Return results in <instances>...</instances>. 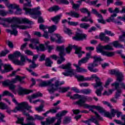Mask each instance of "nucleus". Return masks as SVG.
I'll list each match as a JSON object with an SVG mask.
<instances>
[{"label": "nucleus", "mask_w": 125, "mask_h": 125, "mask_svg": "<svg viewBox=\"0 0 125 125\" xmlns=\"http://www.w3.org/2000/svg\"><path fill=\"white\" fill-rule=\"evenodd\" d=\"M71 65V64L70 63H68L65 65L62 64V65L59 66V68L66 70L65 72L62 73V75H64L65 77H68L69 76L70 77H73V76H75V78H77L78 82L93 81L94 79H96V83L92 84L94 88L97 89L95 91L96 94L99 97L102 96V91L104 89V87H103V83L101 82V79L97 77L96 74H93L91 75L90 77H84L83 75H76L75 70L72 69Z\"/></svg>", "instance_id": "f257e3e1"}, {"label": "nucleus", "mask_w": 125, "mask_h": 125, "mask_svg": "<svg viewBox=\"0 0 125 125\" xmlns=\"http://www.w3.org/2000/svg\"><path fill=\"white\" fill-rule=\"evenodd\" d=\"M8 57L16 65L23 66L25 65L26 61H28L29 63L31 62V64L29 65L30 69H36L37 67H39V64H36L35 62H32V60L28 59L27 56L21 55V53L18 51H16L13 55H9Z\"/></svg>", "instance_id": "f03ea898"}, {"label": "nucleus", "mask_w": 125, "mask_h": 125, "mask_svg": "<svg viewBox=\"0 0 125 125\" xmlns=\"http://www.w3.org/2000/svg\"><path fill=\"white\" fill-rule=\"evenodd\" d=\"M86 101H92V98L91 97L82 95V99H80L78 101L74 102L73 104L74 105H79L80 107L83 106L84 108H86L87 109H89L90 108L89 111H91L92 113H94L97 119H99V120H102V117L100 116L99 114H98L97 112L94 111L93 109H96V110L99 111V113L101 114L102 110L103 109V107L99 106L88 105V104H85Z\"/></svg>", "instance_id": "7ed1b4c3"}, {"label": "nucleus", "mask_w": 125, "mask_h": 125, "mask_svg": "<svg viewBox=\"0 0 125 125\" xmlns=\"http://www.w3.org/2000/svg\"><path fill=\"white\" fill-rule=\"evenodd\" d=\"M14 19L18 23L13 24L11 25V28L12 31L8 29H6V32H7V33H10L11 35H13L14 36H17V35H18V31H17V29H16L17 28H19V29H21L22 30H26V29L28 28V27L26 26L20 25L19 24H23V23L29 24L30 25L34 24V22L33 21H29V19L27 18L23 19L22 18H14Z\"/></svg>", "instance_id": "20e7f679"}, {"label": "nucleus", "mask_w": 125, "mask_h": 125, "mask_svg": "<svg viewBox=\"0 0 125 125\" xmlns=\"http://www.w3.org/2000/svg\"><path fill=\"white\" fill-rule=\"evenodd\" d=\"M90 58H93V59H94V61L92 63L88 64V70H89L90 72H93V73L98 72V69L97 68H93L98 66V64L96 62H101L102 61H103V59L101 58V56L97 57V55H95L93 57L91 56V53H86V57L82 58L79 61V65L81 66L82 64H85V63H87V61L89 60Z\"/></svg>", "instance_id": "39448f33"}, {"label": "nucleus", "mask_w": 125, "mask_h": 125, "mask_svg": "<svg viewBox=\"0 0 125 125\" xmlns=\"http://www.w3.org/2000/svg\"><path fill=\"white\" fill-rule=\"evenodd\" d=\"M54 80H56V78H53L48 81H42L41 83L39 84V86L41 87H44L45 86H50V89H48L47 90L49 93L51 94H53L55 91L58 90L59 88V86L60 85V82L59 81H56L55 84L52 83V82Z\"/></svg>", "instance_id": "423d86ee"}, {"label": "nucleus", "mask_w": 125, "mask_h": 125, "mask_svg": "<svg viewBox=\"0 0 125 125\" xmlns=\"http://www.w3.org/2000/svg\"><path fill=\"white\" fill-rule=\"evenodd\" d=\"M12 101L14 103L16 104V105H18V106H16L15 109L13 110V112H14V113H17L18 111H21V112H22L23 114H24V112L26 111L25 110H29L31 108V106H29L28 103L26 102H24L19 104L17 102V101L15 98L13 99Z\"/></svg>", "instance_id": "0eeeda50"}, {"label": "nucleus", "mask_w": 125, "mask_h": 125, "mask_svg": "<svg viewBox=\"0 0 125 125\" xmlns=\"http://www.w3.org/2000/svg\"><path fill=\"white\" fill-rule=\"evenodd\" d=\"M39 29L40 30H42V31H44V34H43L42 37H44L45 39H49V37H48V33H53V32L56 31L57 26L53 25L48 28L47 26L43 24H40L39 26Z\"/></svg>", "instance_id": "6e6552de"}, {"label": "nucleus", "mask_w": 125, "mask_h": 125, "mask_svg": "<svg viewBox=\"0 0 125 125\" xmlns=\"http://www.w3.org/2000/svg\"><path fill=\"white\" fill-rule=\"evenodd\" d=\"M110 113L109 112L106 111L104 108H103L102 111H101V114H104V117H106V118H109V119H112L113 117H115L116 116V114H117V118H120L121 116H123V115H122L121 112H119V110L118 109H115L114 108H112L110 110Z\"/></svg>", "instance_id": "1a4fd4ad"}, {"label": "nucleus", "mask_w": 125, "mask_h": 125, "mask_svg": "<svg viewBox=\"0 0 125 125\" xmlns=\"http://www.w3.org/2000/svg\"><path fill=\"white\" fill-rule=\"evenodd\" d=\"M73 48L75 50V54H78L79 58L82 57L83 53H85L84 51H82V47H78V46H76L75 45H72L71 44H69L68 47L65 49V51L68 53V54H70Z\"/></svg>", "instance_id": "9d476101"}, {"label": "nucleus", "mask_w": 125, "mask_h": 125, "mask_svg": "<svg viewBox=\"0 0 125 125\" xmlns=\"http://www.w3.org/2000/svg\"><path fill=\"white\" fill-rule=\"evenodd\" d=\"M106 35L110 36V37H114V36H115V34L112 33V32L110 31L107 30V29L105 30L104 33L102 32L100 34L99 39L100 41L108 43V42H110V38L108 36H106Z\"/></svg>", "instance_id": "9b49d317"}, {"label": "nucleus", "mask_w": 125, "mask_h": 125, "mask_svg": "<svg viewBox=\"0 0 125 125\" xmlns=\"http://www.w3.org/2000/svg\"><path fill=\"white\" fill-rule=\"evenodd\" d=\"M28 6H29L28 3H26L23 4V10L25 11V14H30V15H42V12L40 11L29 9L27 7Z\"/></svg>", "instance_id": "f8f14e48"}, {"label": "nucleus", "mask_w": 125, "mask_h": 125, "mask_svg": "<svg viewBox=\"0 0 125 125\" xmlns=\"http://www.w3.org/2000/svg\"><path fill=\"white\" fill-rule=\"evenodd\" d=\"M110 75H115L117 76V81L119 82V83H122L124 80L123 73L118 70H116L115 69L111 70L110 72Z\"/></svg>", "instance_id": "ddd939ff"}, {"label": "nucleus", "mask_w": 125, "mask_h": 125, "mask_svg": "<svg viewBox=\"0 0 125 125\" xmlns=\"http://www.w3.org/2000/svg\"><path fill=\"white\" fill-rule=\"evenodd\" d=\"M111 85H112V86H115V89L117 90L115 95V99H119L121 97V94L122 93V90L120 87V83L115 82L111 84Z\"/></svg>", "instance_id": "4468645a"}, {"label": "nucleus", "mask_w": 125, "mask_h": 125, "mask_svg": "<svg viewBox=\"0 0 125 125\" xmlns=\"http://www.w3.org/2000/svg\"><path fill=\"white\" fill-rule=\"evenodd\" d=\"M23 115L27 117L26 120H27L28 121H35V120H38V121H42L44 119V117H42L38 115H35V118H34L33 116H30V114L28 113H26V111L23 112Z\"/></svg>", "instance_id": "2eb2a0df"}, {"label": "nucleus", "mask_w": 125, "mask_h": 125, "mask_svg": "<svg viewBox=\"0 0 125 125\" xmlns=\"http://www.w3.org/2000/svg\"><path fill=\"white\" fill-rule=\"evenodd\" d=\"M86 37H87L86 34L82 32H77L75 37H73V39L75 41H83V40H86Z\"/></svg>", "instance_id": "dca6fc26"}, {"label": "nucleus", "mask_w": 125, "mask_h": 125, "mask_svg": "<svg viewBox=\"0 0 125 125\" xmlns=\"http://www.w3.org/2000/svg\"><path fill=\"white\" fill-rule=\"evenodd\" d=\"M1 65H2V64H0V71L1 74H5V73H8V72H10V71L13 70V68L11 67L10 64H6L4 65V69L2 70V69H1Z\"/></svg>", "instance_id": "f3484780"}, {"label": "nucleus", "mask_w": 125, "mask_h": 125, "mask_svg": "<svg viewBox=\"0 0 125 125\" xmlns=\"http://www.w3.org/2000/svg\"><path fill=\"white\" fill-rule=\"evenodd\" d=\"M67 113H68L67 111L63 110L61 112H59L58 113H57L56 115V117L59 118H58L57 123H55V125H60L61 124V123L62 122V121H61V117H63V116H65V115H66V114Z\"/></svg>", "instance_id": "a211bd4d"}, {"label": "nucleus", "mask_w": 125, "mask_h": 125, "mask_svg": "<svg viewBox=\"0 0 125 125\" xmlns=\"http://www.w3.org/2000/svg\"><path fill=\"white\" fill-rule=\"evenodd\" d=\"M29 47L32 49H36L37 51H44L45 50V48L43 44H40L39 46L31 44H29Z\"/></svg>", "instance_id": "6ab92c4d"}, {"label": "nucleus", "mask_w": 125, "mask_h": 125, "mask_svg": "<svg viewBox=\"0 0 125 125\" xmlns=\"http://www.w3.org/2000/svg\"><path fill=\"white\" fill-rule=\"evenodd\" d=\"M18 92L20 95H23V94H29V93L33 92V90H27L22 87H19Z\"/></svg>", "instance_id": "aec40b11"}, {"label": "nucleus", "mask_w": 125, "mask_h": 125, "mask_svg": "<svg viewBox=\"0 0 125 125\" xmlns=\"http://www.w3.org/2000/svg\"><path fill=\"white\" fill-rule=\"evenodd\" d=\"M57 50L60 52L59 56H65V55H66V54L65 53V46L63 45L57 46Z\"/></svg>", "instance_id": "412c9836"}, {"label": "nucleus", "mask_w": 125, "mask_h": 125, "mask_svg": "<svg viewBox=\"0 0 125 125\" xmlns=\"http://www.w3.org/2000/svg\"><path fill=\"white\" fill-rule=\"evenodd\" d=\"M55 121V118H50L48 117L46 119V122L42 121L41 125H51V124H53Z\"/></svg>", "instance_id": "4be33fe9"}, {"label": "nucleus", "mask_w": 125, "mask_h": 125, "mask_svg": "<svg viewBox=\"0 0 125 125\" xmlns=\"http://www.w3.org/2000/svg\"><path fill=\"white\" fill-rule=\"evenodd\" d=\"M2 1H4L5 5L7 6V7H8L9 9H15L18 7V5L16 4H10L7 0H2Z\"/></svg>", "instance_id": "5701e85b"}, {"label": "nucleus", "mask_w": 125, "mask_h": 125, "mask_svg": "<svg viewBox=\"0 0 125 125\" xmlns=\"http://www.w3.org/2000/svg\"><path fill=\"white\" fill-rule=\"evenodd\" d=\"M17 81H18V78L17 76H16V78L10 80L5 81L2 82V84H8V83H10L11 84H13L14 83H17Z\"/></svg>", "instance_id": "b1692460"}, {"label": "nucleus", "mask_w": 125, "mask_h": 125, "mask_svg": "<svg viewBox=\"0 0 125 125\" xmlns=\"http://www.w3.org/2000/svg\"><path fill=\"white\" fill-rule=\"evenodd\" d=\"M65 14L69 16H71V17H74L75 18H80V14L74 11H70L69 12H66L65 13Z\"/></svg>", "instance_id": "393cba45"}, {"label": "nucleus", "mask_w": 125, "mask_h": 125, "mask_svg": "<svg viewBox=\"0 0 125 125\" xmlns=\"http://www.w3.org/2000/svg\"><path fill=\"white\" fill-rule=\"evenodd\" d=\"M24 118L21 117V118H18V121L16 122L17 124H21L22 125H36L34 122L32 123H28L27 124H24Z\"/></svg>", "instance_id": "a878e982"}, {"label": "nucleus", "mask_w": 125, "mask_h": 125, "mask_svg": "<svg viewBox=\"0 0 125 125\" xmlns=\"http://www.w3.org/2000/svg\"><path fill=\"white\" fill-rule=\"evenodd\" d=\"M104 46L101 45V44H99L96 47V51L98 53H101L103 55L105 52L104 51Z\"/></svg>", "instance_id": "bb28decb"}, {"label": "nucleus", "mask_w": 125, "mask_h": 125, "mask_svg": "<svg viewBox=\"0 0 125 125\" xmlns=\"http://www.w3.org/2000/svg\"><path fill=\"white\" fill-rule=\"evenodd\" d=\"M61 17H62V14H60L59 15H57L53 18L51 19V20L54 22L55 24H58L59 23V21H60V19H61Z\"/></svg>", "instance_id": "cd10ccee"}, {"label": "nucleus", "mask_w": 125, "mask_h": 125, "mask_svg": "<svg viewBox=\"0 0 125 125\" xmlns=\"http://www.w3.org/2000/svg\"><path fill=\"white\" fill-rule=\"evenodd\" d=\"M54 35L57 38V40H56V42L57 43H63V42H65V40H62V37L60 35L57 34Z\"/></svg>", "instance_id": "c85d7f7f"}, {"label": "nucleus", "mask_w": 125, "mask_h": 125, "mask_svg": "<svg viewBox=\"0 0 125 125\" xmlns=\"http://www.w3.org/2000/svg\"><path fill=\"white\" fill-rule=\"evenodd\" d=\"M29 96H30L32 99H36V98H38V97H42V94L40 92H38L34 93Z\"/></svg>", "instance_id": "c756f323"}, {"label": "nucleus", "mask_w": 125, "mask_h": 125, "mask_svg": "<svg viewBox=\"0 0 125 125\" xmlns=\"http://www.w3.org/2000/svg\"><path fill=\"white\" fill-rule=\"evenodd\" d=\"M60 9H61L60 7L57 5H56L53 7H51L48 9V11H49L50 12H52V11H55V12H56V11H58V10Z\"/></svg>", "instance_id": "7c9ffc66"}, {"label": "nucleus", "mask_w": 125, "mask_h": 125, "mask_svg": "<svg viewBox=\"0 0 125 125\" xmlns=\"http://www.w3.org/2000/svg\"><path fill=\"white\" fill-rule=\"evenodd\" d=\"M4 86H9V89L11 90L13 92H14V90H15V87L16 86L13 84H10V83H8L7 84H3Z\"/></svg>", "instance_id": "2f4dec72"}, {"label": "nucleus", "mask_w": 125, "mask_h": 125, "mask_svg": "<svg viewBox=\"0 0 125 125\" xmlns=\"http://www.w3.org/2000/svg\"><path fill=\"white\" fill-rule=\"evenodd\" d=\"M80 28H82V29H84L85 30H87L89 27H90V25L89 24H88L87 23H81L80 24Z\"/></svg>", "instance_id": "473e14b6"}, {"label": "nucleus", "mask_w": 125, "mask_h": 125, "mask_svg": "<svg viewBox=\"0 0 125 125\" xmlns=\"http://www.w3.org/2000/svg\"><path fill=\"white\" fill-rule=\"evenodd\" d=\"M114 17H117L116 14H113L111 15L110 17L106 19V22H107L108 23H110L111 21H112V22H114V21H115V19L114 18Z\"/></svg>", "instance_id": "72a5a7b5"}, {"label": "nucleus", "mask_w": 125, "mask_h": 125, "mask_svg": "<svg viewBox=\"0 0 125 125\" xmlns=\"http://www.w3.org/2000/svg\"><path fill=\"white\" fill-rule=\"evenodd\" d=\"M112 44H113V46L115 48L121 47V48H124L123 45H121V44H120L119 43V41H118L113 42L112 43Z\"/></svg>", "instance_id": "f704fd0d"}, {"label": "nucleus", "mask_w": 125, "mask_h": 125, "mask_svg": "<svg viewBox=\"0 0 125 125\" xmlns=\"http://www.w3.org/2000/svg\"><path fill=\"white\" fill-rule=\"evenodd\" d=\"M2 96H10L11 97H14V95L10 93L8 91H4L2 94Z\"/></svg>", "instance_id": "c9c22d12"}, {"label": "nucleus", "mask_w": 125, "mask_h": 125, "mask_svg": "<svg viewBox=\"0 0 125 125\" xmlns=\"http://www.w3.org/2000/svg\"><path fill=\"white\" fill-rule=\"evenodd\" d=\"M90 17V16H88L86 17H84L81 19V21H82V22H88L89 21V22H90V23H93V21L92 20H91V19H87V18Z\"/></svg>", "instance_id": "e433bc0d"}, {"label": "nucleus", "mask_w": 125, "mask_h": 125, "mask_svg": "<svg viewBox=\"0 0 125 125\" xmlns=\"http://www.w3.org/2000/svg\"><path fill=\"white\" fill-rule=\"evenodd\" d=\"M103 55H105V56H107V57H112L115 55V52L104 51Z\"/></svg>", "instance_id": "4c0bfd02"}, {"label": "nucleus", "mask_w": 125, "mask_h": 125, "mask_svg": "<svg viewBox=\"0 0 125 125\" xmlns=\"http://www.w3.org/2000/svg\"><path fill=\"white\" fill-rule=\"evenodd\" d=\"M83 95H79L78 94H76L73 95V96L70 97V99H72V100H76V99H82V97Z\"/></svg>", "instance_id": "58836bf2"}, {"label": "nucleus", "mask_w": 125, "mask_h": 125, "mask_svg": "<svg viewBox=\"0 0 125 125\" xmlns=\"http://www.w3.org/2000/svg\"><path fill=\"white\" fill-rule=\"evenodd\" d=\"M80 11L82 13H87L88 16H90V12L86 8L80 9Z\"/></svg>", "instance_id": "ea45409f"}, {"label": "nucleus", "mask_w": 125, "mask_h": 125, "mask_svg": "<svg viewBox=\"0 0 125 125\" xmlns=\"http://www.w3.org/2000/svg\"><path fill=\"white\" fill-rule=\"evenodd\" d=\"M64 56H59V59H60V60H58L57 61V63L59 65H60V64H61L62 62H64V61H65V58H64Z\"/></svg>", "instance_id": "a19ab883"}, {"label": "nucleus", "mask_w": 125, "mask_h": 125, "mask_svg": "<svg viewBox=\"0 0 125 125\" xmlns=\"http://www.w3.org/2000/svg\"><path fill=\"white\" fill-rule=\"evenodd\" d=\"M58 3L59 4H69L70 2L68 0H58Z\"/></svg>", "instance_id": "79ce46f5"}, {"label": "nucleus", "mask_w": 125, "mask_h": 125, "mask_svg": "<svg viewBox=\"0 0 125 125\" xmlns=\"http://www.w3.org/2000/svg\"><path fill=\"white\" fill-rule=\"evenodd\" d=\"M104 50H114V48H113V46H111L110 44H107L104 46Z\"/></svg>", "instance_id": "37998d69"}, {"label": "nucleus", "mask_w": 125, "mask_h": 125, "mask_svg": "<svg viewBox=\"0 0 125 125\" xmlns=\"http://www.w3.org/2000/svg\"><path fill=\"white\" fill-rule=\"evenodd\" d=\"M53 63L49 58H47L45 60V65L47 67H51V64Z\"/></svg>", "instance_id": "c03bdc74"}, {"label": "nucleus", "mask_w": 125, "mask_h": 125, "mask_svg": "<svg viewBox=\"0 0 125 125\" xmlns=\"http://www.w3.org/2000/svg\"><path fill=\"white\" fill-rule=\"evenodd\" d=\"M76 71L77 72H78V73H86V72H87V70L83 68L82 67H80V66H79L77 69H76Z\"/></svg>", "instance_id": "a18cd8bd"}, {"label": "nucleus", "mask_w": 125, "mask_h": 125, "mask_svg": "<svg viewBox=\"0 0 125 125\" xmlns=\"http://www.w3.org/2000/svg\"><path fill=\"white\" fill-rule=\"evenodd\" d=\"M0 108H1V110H5L6 109H9V107L5 104L0 102Z\"/></svg>", "instance_id": "49530a36"}, {"label": "nucleus", "mask_w": 125, "mask_h": 125, "mask_svg": "<svg viewBox=\"0 0 125 125\" xmlns=\"http://www.w3.org/2000/svg\"><path fill=\"white\" fill-rule=\"evenodd\" d=\"M31 42L32 43L29 44H33V45H37V44H38V43H40V42H39V39H31Z\"/></svg>", "instance_id": "de8ad7c7"}, {"label": "nucleus", "mask_w": 125, "mask_h": 125, "mask_svg": "<svg viewBox=\"0 0 125 125\" xmlns=\"http://www.w3.org/2000/svg\"><path fill=\"white\" fill-rule=\"evenodd\" d=\"M15 9H17L15 12V14H16V15H21V14H22V10L19 8V5H18V7Z\"/></svg>", "instance_id": "09e8293b"}, {"label": "nucleus", "mask_w": 125, "mask_h": 125, "mask_svg": "<svg viewBox=\"0 0 125 125\" xmlns=\"http://www.w3.org/2000/svg\"><path fill=\"white\" fill-rule=\"evenodd\" d=\"M99 18H100V19H98V23H101L102 24H106V21L103 19V17L102 16V15H101V16L98 17Z\"/></svg>", "instance_id": "8fccbe9b"}, {"label": "nucleus", "mask_w": 125, "mask_h": 125, "mask_svg": "<svg viewBox=\"0 0 125 125\" xmlns=\"http://www.w3.org/2000/svg\"><path fill=\"white\" fill-rule=\"evenodd\" d=\"M59 89H60L61 91H59V92H66V91H68V89H70V87H67L66 88H64V87H59Z\"/></svg>", "instance_id": "3c124183"}, {"label": "nucleus", "mask_w": 125, "mask_h": 125, "mask_svg": "<svg viewBox=\"0 0 125 125\" xmlns=\"http://www.w3.org/2000/svg\"><path fill=\"white\" fill-rule=\"evenodd\" d=\"M92 12L95 15H96L97 17H100V16L101 17V14L99 13L97 10L95 9H92Z\"/></svg>", "instance_id": "603ef678"}, {"label": "nucleus", "mask_w": 125, "mask_h": 125, "mask_svg": "<svg viewBox=\"0 0 125 125\" xmlns=\"http://www.w3.org/2000/svg\"><path fill=\"white\" fill-rule=\"evenodd\" d=\"M71 122L70 117H65L63 121V124L66 125V124H69Z\"/></svg>", "instance_id": "864d4df0"}, {"label": "nucleus", "mask_w": 125, "mask_h": 125, "mask_svg": "<svg viewBox=\"0 0 125 125\" xmlns=\"http://www.w3.org/2000/svg\"><path fill=\"white\" fill-rule=\"evenodd\" d=\"M68 24L70 26H78L79 25V22H75V21H68Z\"/></svg>", "instance_id": "5fc2aeb1"}, {"label": "nucleus", "mask_w": 125, "mask_h": 125, "mask_svg": "<svg viewBox=\"0 0 125 125\" xmlns=\"http://www.w3.org/2000/svg\"><path fill=\"white\" fill-rule=\"evenodd\" d=\"M0 123H5V121L3 120L5 116L4 114L0 112Z\"/></svg>", "instance_id": "6e6d98bb"}, {"label": "nucleus", "mask_w": 125, "mask_h": 125, "mask_svg": "<svg viewBox=\"0 0 125 125\" xmlns=\"http://www.w3.org/2000/svg\"><path fill=\"white\" fill-rule=\"evenodd\" d=\"M9 53V51L7 49H5L4 51H2L0 52V54L1 55V56H5V55H6V54Z\"/></svg>", "instance_id": "4d7b16f0"}, {"label": "nucleus", "mask_w": 125, "mask_h": 125, "mask_svg": "<svg viewBox=\"0 0 125 125\" xmlns=\"http://www.w3.org/2000/svg\"><path fill=\"white\" fill-rule=\"evenodd\" d=\"M17 77H18V81L20 82L21 83H24V81H23V80L25 79V77H21L18 75H17Z\"/></svg>", "instance_id": "13d9d810"}, {"label": "nucleus", "mask_w": 125, "mask_h": 125, "mask_svg": "<svg viewBox=\"0 0 125 125\" xmlns=\"http://www.w3.org/2000/svg\"><path fill=\"white\" fill-rule=\"evenodd\" d=\"M125 32H123V34L119 36V41L120 42H125Z\"/></svg>", "instance_id": "bf43d9fd"}, {"label": "nucleus", "mask_w": 125, "mask_h": 125, "mask_svg": "<svg viewBox=\"0 0 125 125\" xmlns=\"http://www.w3.org/2000/svg\"><path fill=\"white\" fill-rule=\"evenodd\" d=\"M25 54H27V55L33 56L34 55V53H33V52L30 50H26L24 51Z\"/></svg>", "instance_id": "052dcab7"}, {"label": "nucleus", "mask_w": 125, "mask_h": 125, "mask_svg": "<svg viewBox=\"0 0 125 125\" xmlns=\"http://www.w3.org/2000/svg\"><path fill=\"white\" fill-rule=\"evenodd\" d=\"M0 16H2L4 17V16H6L7 15V12H5L4 10H0Z\"/></svg>", "instance_id": "680f3d73"}, {"label": "nucleus", "mask_w": 125, "mask_h": 125, "mask_svg": "<svg viewBox=\"0 0 125 125\" xmlns=\"http://www.w3.org/2000/svg\"><path fill=\"white\" fill-rule=\"evenodd\" d=\"M71 90H73L76 93H81V91H80V89L77 88V87H73L71 88Z\"/></svg>", "instance_id": "e2e57ef3"}, {"label": "nucleus", "mask_w": 125, "mask_h": 125, "mask_svg": "<svg viewBox=\"0 0 125 125\" xmlns=\"http://www.w3.org/2000/svg\"><path fill=\"white\" fill-rule=\"evenodd\" d=\"M113 81V80H112L111 79H108L107 81L105 83V84L104 85V87H107V86H108V85H109V84H110V83L111 82H112Z\"/></svg>", "instance_id": "0e129e2a"}, {"label": "nucleus", "mask_w": 125, "mask_h": 125, "mask_svg": "<svg viewBox=\"0 0 125 125\" xmlns=\"http://www.w3.org/2000/svg\"><path fill=\"white\" fill-rule=\"evenodd\" d=\"M43 108V105L41 104L39 107H36V111H38V112H42V109Z\"/></svg>", "instance_id": "69168bd1"}, {"label": "nucleus", "mask_w": 125, "mask_h": 125, "mask_svg": "<svg viewBox=\"0 0 125 125\" xmlns=\"http://www.w3.org/2000/svg\"><path fill=\"white\" fill-rule=\"evenodd\" d=\"M7 43L10 48H13V43H12V42L10 41H8Z\"/></svg>", "instance_id": "338daca9"}, {"label": "nucleus", "mask_w": 125, "mask_h": 125, "mask_svg": "<svg viewBox=\"0 0 125 125\" xmlns=\"http://www.w3.org/2000/svg\"><path fill=\"white\" fill-rule=\"evenodd\" d=\"M79 7H80V4H79L74 3L72 5V8H73V9H75V10H76V9H78V8H79Z\"/></svg>", "instance_id": "774afa93"}]
</instances>
